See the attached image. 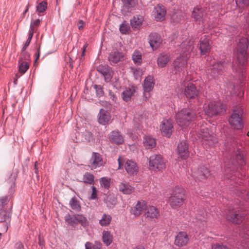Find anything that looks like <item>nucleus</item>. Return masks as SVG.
<instances>
[{
  "mask_svg": "<svg viewBox=\"0 0 249 249\" xmlns=\"http://www.w3.org/2000/svg\"><path fill=\"white\" fill-rule=\"evenodd\" d=\"M170 55L166 53H162L159 54L157 58V64L160 68L165 67L170 60Z\"/></svg>",
  "mask_w": 249,
  "mask_h": 249,
  "instance_id": "obj_30",
  "label": "nucleus"
},
{
  "mask_svg": "<svg viewBox=\"0 0 249 249\" xmlns=\"http://www.w3.org/2000/svg\"><path fill=\"white\" fill-rule=\"evenodd\" d=\"M124 54L117 50L111 52L108 57V61L112 65H114L124 59Z\"/></svg>",
  "mask_w": 249,
  "mask_h": 249,
  "instance_id": "obj_26",
  "label": "nucleus"
},
{
  "mask_svg": "<svg viewBox=\"0 0 249 249\" xmlns=\"http://www.w3.org/2000/svg\"><path fill=\"white\" fill-rule=\"evenodd\" d=\"M47 8V3L42 1L36 6V11L40 13H43Z\"/></svg>",
  "mask_w": 249,
  "mask_h": 249,
  "instance_id": "obj_52",
  "label": "nucleus"
},
{
  "mask_svg": "<svg viewBox=\"0 0 249 249\" xmlns=\"http://www.w3.org/2000/svg\"><path fill=\"white\" fill-rule=\"evenodd\" d=\"M199 93V90L194 84H189L186 86L183 90V95L188 101V105L192 106V105H193L192 102H195V100H198Z\"/></svg>",
  "mask_w": 249,
  "mask_h": 249,
  "instance_id": "obj_8",
  "label": "nucleus"
},
{
  "mask_svg": "<svg viewBox=\"0 0 249 249\" xmlns=\"http://www.w3.org/2000/svg\"><path fill=\"white\" fill-rule=\"evenodd\" d=\"M147 209V203L144 200L138 201L135 207L131 209V213L137 216Z\"/></svg>",
  "mask_w": 249,
  "mask_h": 249,
  "instance_id": "obj_29",
  "label": "nucleus"
},
{
  "mask_svg": "<svg viewBox=\"0 0 249 249\" xmlns=\"http://www.w3.org/2000/svg\"><path fill=\"white\" fill-rule=\"evenodd\" d=\"M108 95L110 96V99L114 102H116L117 101V96L111 90H108Z\"/></svg>",
  "mask_w": 249,
  "mask_h": 249,
  "instance_id": "obj_58",
  "label": "nucleus"
},
{
  "mask_svg": "<svg viewBox=\"0 0 249 249\" xmlns=\"http://www.w3.org/2000/svg\"><path fill=\"white\" fill-rule=\"evenodd\" d=\"M19 65V71L24 74L25 73L29 68V65L26 61H22L21 60L18 61Z\"/></svg>",
  "mask_w": 249,
  "mask_h": 249,
  "instance_id": "obj_48",
  "label": "nucleus"
},
{
  "mask_svg": "<svg viewBox=\"0 0 249 249\" xmlns=\"http://www.w3.org/2000/svg\"><path fill=\"white\" fill-rule=\"evenodd\" d=\"M94 180V176L93 174L89 172H86L83 175V182L86 184H91Z\"/></svg>",
  "mask_w": 249,
  "mask_h": 249,
  "instance_id": "obj_44",
  "label": "nucleus"
},
{
  "mask_svg": "<svg viewBox=\"0 0 249 249\" xmlns=\"http://www.w3.org/2000/svg\"><path fill=\"white\" fill-rule=\"evenodd\" d=\"M243 114V110L241 107L234 109L229 119L230 124L234 129L242 130L244 128V122L242 117Z\"/></svg>",
  "mask_w": 249,
  "mask_h": 249,
  "instance_id": "obj_7",
  "label": "nucleus"
},
{
  "mask_svg": "<svg viewBox=\"0 0 249 249\" xmlns=\"http://www.w3.org/2000/svg\"><path fill=\"white\" fill-rule=\"evenodd\" d=\"M237 5L247 7L249 5V0H235Z\"/></svg>",
  "mask_w": 249,
  "mask_h": 249,
  "instance_id": "obj_56",
  "label": "nucleus"
},
{
  "mask_svg": "<svg viewBox=\"0 0 249 249\" xmlns=\"http://www.w3.org/2000/svg\"><path fill=\"white\" fill-rule=\"evenodd\" d=\"M108 138L112 143L118 145L122 144L124 142V138L118 130L111 131L109 134Z\"/></svg>",
  "mask_w": 249,
  "mask_h": 249,
  "instance_id": "obj_28",
  "label": "nucleus"
},
{
  "mask_svg": "<svg viewBox=\"0 0 249 249\" xmlns=\"http://www.w3.org/2000/svg\"><path fill=\"white\" fill-rule=\"evenodd\" d=\"M126 172L130 175H136L138 171L137 164L131 160H127L124 164Z\"/></svg>",
  "mask_w": 249,
  "mask_h": 249,
  "instance_id": "obj_31",
  "label": "nucleus"
},
{
  "mask_svg": "<svg viewBox=\"0 0 249 249\" xmlns=\"http://www.w3.org/2000/svg\"><path fill=\"white\" fill-rule=\"evenodd\" d=\"M198 137L204 146H213L217 142V138L210 133L208 128H201Z\"/></svg>",
  "mask_w": 249,
  "mask_h": 249,
  "instance_id": "obj_9",
  "label": "nucleus"
},
{
  "mask_svg": "<svg viewBox=\"0 0 249 249\" xmlns=\"http://www.w3.org/2000/svg\"><path fill=\"white\" fill-rule=\"evenodd\" d=\"M226 107L220 101L210 102L205 104L203 110L205 114L208 117H213L221 115L226 112Z\"/></svg>",
  "mask_w": 249,
  "mask_h": 249,
  "instance_id": "obj_5",
  "label": "nucleus"
},
{
  "mask_svg": "<svg viewBox=\"0 0 249 249\" xmlns=\"http://www.w3.org/2000/svg\"><path fill=\"white\" fill-rule=\"evenodd\" d=\"M119 189L120 192L125 195H130L133 191V188L126 181L121 182Z\"/></svg>",
  "mask_w": 249,
  "mask_h": 249,
  "instance_id": "obj_35",
  "label": "nucleus"
},
{
  "mask_svg": "<svg viewBox=\"0 0 249 249\" xmlns=\"http://www.w3.org/2000/svg\"><path fill=\"white\" fill-rule=\"evenodd\" d=\"M143 145L146 149H153L156 145V140L150 136L144 138Z\"/></svg>",
  "mask_w": 249,
  "mask_h": 249,
  "instance_id": "obj_38",
  "label": "nucleus"
},
{
  "mask_svg": "<svg viewBox=\"0 0 249 249\" xmlns=\"http://www.w3.org/2000/svg\"><path fill=\"white\" fill-rule=\"evenodd\" d=\"M69 205L73 210H75L76 212H79L81 211V206L79 201L75 196H73L71 198L69 202Z\"/></svg>",
  "mask_w": 249,
  "mask_h": 249,
  "instance_id": "obj_43",
  "label": "nucleus"
},
{
  "mask_svg": "<svg viewBox=\"0 0 249 249\" xmlns=\"http://www.w3.org/2000/svg\"><path fill=\"white\" fill-rule=\"evenodd\" d=\"M12 211V206L9 210H0V222L5 223L2 224L3 229L0 230L1 231L6 232L8 229V222H10L11 219Z\"/></svg>",
  "mask_w": 249,
  "mask_h": 249,
  "instance_id": "obj_20",
  "label": "nucleus"
},
{
  "mask_svg": "<svg viewBox=\"0 0 249 249\" xmlns=\"http://www.w3.org/2000/svg\"><path fill=\"white\" fill-rule=\"evenodd\" d=\"M121 12L124 16H128L133 14L136 10L138 5L137 0H121Z\"/></svg>",
  "mask_w": 249,
  "mask_h": 249,
  "instance_id": "obj_11",
  "label": "nucleus"
},
{
  "mask_svg": "<svg viewBox=\"0 0 249 249\" xmlns=\"http://www.w3.org/2000/svg\"><path fill=\"white\" fill-rule=\"evenodd\" d=\"M32 30L33 29H32L31 30H29V31L28 37L27 40L25 42V46H26L27 45H29L30 42L31 41V39L33 36L34 33H33V31H32Z\"/></svg>",
  "mask_w": 249,
  "mask_h": 249,
  "instance_id": "obj_57",
  "label": "nucleus"
},
{
  "mask_svg": "<svg viewBox=\"0 0 249 249\" xmlns=\"http://www.w3.org/2000/svg\"><path fill=\"white\" fill-rule=\"evenodd\" d=\"M102 241L107 247L110 246L113 242V236L110 231H103L102 232Z\"/></svg>",
  "mask_w": 249,
  "mask_h": 249,
  "instance_id": "obj_37",
  "label": "nucleus"
},
{
  "mask_svg": "<svg viewBox=\"0 0 249 249\" xmlns=\"http://www.w3.org/2000/svg\"><path fill=\"white\" fill-rule=\"evenodd\" d=\"M249 45V41L247 38H240L236 48V58L232 59L233 71L237 73L242 83L246 79Z\"/></svg>",
  "mask_w": 249,
  "mask_h": 249,
  "instance_id": "obj_2",
  "label": "nucleus"
},
{
  "mask_svg": "<svg viewBox=\"0 0 249 249\" xmlns=\"http://www.w3.org/2000/svg\"><path fill=\"white\" fill-rule=\"evenodd\" d=\"M174 129L173 123L171 119L164 120L160 125V130L163 136L170 138Z\"/></svg>",
  "mask_w": 249,
  "mask_h": 249,
  "instance_id": "obj_16",
  "label": "nucleus"
},
{
  "mask_svg": "<svg viewBox=\"0 0 249 249\" xmlns=\"http://www.w3.org/2000/svg\"><path fill=\"white\" fill-rule=\"evenodd\" d=\"M97 71L103 75L104 80L107 83L111 81L114 72L110 67L107 65H99L97 67Z\"/></svg>",
  "mask_w": 249,
  "mask_h": 249,
  "instance_id": "obj_18",
  "label": "nucleus"
},
{
  "mask_svg": "<svg viewBox=\"0 0 249 249\" xmlns=\"http://www.w3.org/2000/svg\"><path fill=\"white\" fill-rule=\"evenodd\" d=\"M149 165L153 170L160 171L166 168L165 161L160 154H153L149 158Z\"/></svg>",
  "mask_w": 249,
  "mask_h": 249,
  "instance_id": "obj_10",
  "label": "nucleus"
},
{
  "mask_svg": "<svg viewBox=\"0 0 249 249\" xmlns=\"http://www.w3.org/2000/svg\"><path fill=\"white\" fill-rule=\"evenodd\" d=\"M117 201V198L113 194H109L104 198V202L109 208H113L116 205Z\"/></svg>",
  "mask_w": 249,
  "mask_h": 249,
  "instance_id": "obj_36",
  "label": "nucleus"
},
{
  "mask_svg": "<svg viewBox=\"0 0 249 249\" xmlns=\"http://www.w3.org/2000/svg\"><path fill=\"white\" fill-rule=\"evenodd\" d=\"M85 249H102V244L100 241H95L93 245L89 242L86 243Z\"/></svg>",
  "mask_w": 249,
  "mask_h": 249,
  "instance_id": "obj_45",
  "label": "nucleus"
},
{
  "mask_svg": "<svg viewBox=\"0 0 249 249\" xmlns=\"http://www.w3.org/2000/svg\"><path fill=\"white\" fill-rule=\"evenodd\" d=\"M112 220L111 216L107 214L104 213L99 220V224L102 227H106L109 225Z\"/></svg>",
  "mask_w": 249,
  "mask_h": 249,
  "instance_id": "obj_41",
  "label": "nucleus"
},
{
  "mask_svg": "<svg viewBox=\"0 0 249 249\" xmlns=\"http://www.w3.org/2000/svg\"><path fill=\"white\" fill-rule=\"evenodd\" d=\"M204 15V11L203 9L196 6L194 7L192 12L191 17L194 19V20L200 24L203 23V17Z\"/></svg>",
  "mask_w": 249,
  "mask_h": 249,
  "instance_id": "obj_24",
  "label": "nucleus"
},
{
  "mask_svg": "<svg viewBox=\"0 0 249 249\" xmlns=\"http://www.w3.org/2000/svg\"><path fill=\"white\" fill-rule=\"evenodd\" d=\"M93 88L95 90L96 96L97 98H101L104 96L105 92L102 86L100 85L94 84L92 86Z\"/></svg>",
  "mask_w": 249,
  "mask_h": 249,
  "instance_id": "obj_46",
  "label": "nucleus"
},
{
  "mask_svg": "<svg viewBox=\"0 0 249 249\" xmlns=\"http://www.w3.org/2000/svg\"><path fill=\"white\" fill-rule=\"evenodd\" d=\"M147 212L145 215L150 218H158L160 216L159 210L156 207L151 206L147 207Z\"/></svg>",
  "mask_w": 249,
  "mask_h": 249,
  "instance_id": "obj_34",
  "label": "nucleus"
},
{
  "mask_svg": "<svg viewBox=\"0 0 249 249\" xmlns=\"http://www.w3.org/2000/svg\"><path fill=\"white\" fill-rule=\"evenodd\" d=\"M74 131H76V133H75L76 140L73 139V141L76 142H79L80 141H82L83 140L80 139L79 138L80 133L79 132H77L76 129L74 130Z\"/></svg>",
  "mask_w": 249,
  "mask_h": 249,
  "instance_id": "obj_63",
  "label": "nucleus"
},
{
  "mask_svg": "<svg viewBox=\"0 0 249 249\" xmlns=\"http://www.w3.org/2000/svg\"><path fill=\"white\" fill-rule=\"evenodd\" d=\"M21 57L20 58V60H22V59H25V60H27L30 58V55L28 51H26L24 52H21Z\"/></svg>",
  "mask_w": 249,
  "mask_h": 249,
  "instance_id": "obj_59",
  "label": "nucleus"
},
{
  "mask_svg": "<svg viewBox=\"0 0 249 249\" xmlns=\"http://www.w3.org/2000/svg\"><path fill=\"white\" fill-rule=\"evenodd\" d=\"M155 19L157 21H162L164 19L165 16L166 14V10L163 5L159 4L154 8Z\"/></svg>",
  "mask_w": 249,
  "mask_h": 249,
  "instance_id": "obj_27",
  "label": "nucleus"
},
{
  "mask_svg": "<svg viewBox=\"0 0 249 249\" xmlns=\"http://www.w3.org/2000/svg\"><path fill=\"white\" fill-rule=\"evenodd\" d=\"M245 216L244 213L233 209L228 211L226 215V218L233 224H240L244 220Z\"/></svg>",
  "mask_w": 249,
  "mask_h": 249,
  "instance_id": "obj_13",
  "label": "nucleus"
},
{
  "mask_svg": "<svg viewBox=\"0 0 249 249\" xmlns=\"http://www.w3.org/2000/svg\"><path fill=\"white\" fill-rule=\"evenodd\" d=\"M82 138L87 142H90L93 140V135L92 133L84 129V131L81 132Z\"/></svg>",
  "mask_w": 249,
  "mask_h": 249,
  "instance_id": "obj_51",
  "label": "nucleus"
},
{
  "mask_svg": "<svg viewBox=\"0 0 249 249\" xmlns=\"http://www.w3.org/2000/svg\"><path fill=\"white\" fill-rule=\"evenodd\" d=\"M133 92L130 88H126L122 93L121 97L123 101L125 102H127L130 100Z\"/></svg>",
  "mask_w": 249,
  "mask_h": 249,
  "instance_id": "obj_42",
  "label": "nucleus"
},
{
  "mask_svg": "<svg viewBox=\"0 0 249 249\" xmlns=\"http://www.w3.org/2000/svg\"><path fill=\"white\" fill-rule=\"evenodd\" d=\"M210 171L204 165H200L196 171V177L200 179H206L210 175Z\"/></svg>",
  "mask_w": 249,
  "mask_h": 249,
  "instance_id": "obj_32",
  "label": "nucleus"
},
{
  "mask_svg": "<svg viewBox=\"0 0 249 249\" xmlns=\"http://www.w3.org/2000/svg\"><path fill=\"white\" fill-rule=\"evenodd\" d=\"M40 46L39 45L37 47V50H36V53L35 54V55H36V59H35V63L36 62L37 60L39 58L40 53Z\"/></svg>",
  "mask_w": 249,
  "mask_h": 249,
  "instance_id": "obj_62",
  "label": "nucleus"
},
{
  "mask_svg": "<svg viewBox=\"0 0 249 249\" xmlns=\"http://www.w3.org/2000/svg\"><path fill=\"white\" fill-rule=\"evenodd\" d=\"M132 59L135 64L140 65L142 63L141 53L138 50H135L132 54Z\"/></svg>",
  "mask_w": 249,
  "mask_h": 249,
  "instance_id": "obj_39",
  "label": "nucleus"
},
{
  "mask_svg": "<svg viewBox=\"0 0 249 249\" xmlns=\"http://www.w3.org/2000/svg\"><path fill=\"white\" fill-rule=\"evenodd\" d=\"M187 65V59L182 55L180 54L173 61L172 64L173 71L175 74L180 73L184 70L185 66Z\"/></svg>",
  "mask_w": 249,
  "mask_h": 249,
  "instance_id": "obj_14",
  "label": "nucleus"
},
{
  "mask_svg": "<svg viewBox=\"0 0 249 249\" xmlns=\"http://www.w3.org/2000/svg\"><path fill=\"white\" fill-rule=\"evenodd\" d=\"M100 183L101 187L108 189L110 186V179L107 177H102L100 179Z\"/></svg>",
  "mask_w": 249,
  "mask_h": 249,
  "instance_id": "obj_50",
  "label": "nucleus"
},
{
  "mask_svg": "<svg viewBox=\"0 0 249 249\" xmlns=\"http://www.w3.org/2000/svg\"><path fill=\"white\" fill-rule=\"evenodd\" d=\"M40 22L41 20L39 19L32 20L30 24L29 30H31L32 28V31H33L34 33L35 26H38L40 23Z\"/></svg>",
  "mask_w": 249,
  "mask_h": 249,
  "instance_id": "obj_54",
  "label": "nucleus"
},
{
  "mask_svg": "<svg viewBox=\"0 0 249 249\" xmlns=\"http://www.w3.org/2000/svg\"><path fill=\"white\" fill-rule=\"evenodd\" d=\"M64 219L67 224L71 226L73 229H75L78 223H80L84 228L89 226V221L87 217L82 214H71L68 213L65 216Z\"/></svg>",
  "mask_w": 249,
  "mask_h": 249,
  "instance_id": "obj_6",
  "label": "nucleus"
},
{
  "mask_svg": "<svg viewBox=\"0 0 249 249\" xmlns=\"http://www.w3.org/2000/svg\"><path fill=\"white\" fill-rule=\"evenodd\" d=\"M154 81V77L149 75L145 77L143 81L142 88L144 92L143 97H145V100H146L148 98V97L145 96V92L149 93L153 90L155 85Z\"/></svg>",
  "mask_w": 249,
  "mask_h": 249,
  "instance_id": "obj_23",
  "label": "nucleus"
},
{
  "mask_svg": "<svg viewBox=\"0 0 249 249\" xmlns=\"http://www.w3.org/2000/svg\"><path fill=\"white\" fill-rule=\"evenodd\" d=\"M92 192L90 196V199L95 200L97 198L98 190L94 186L91 187Z\"/></svg>",
  "mask_w": 249,
  "mask_h": 249,
  "instance_id": "obj_53",
  "label": "nucleus"
},
{
  "mask_svg": "<svg viewBox=\"0 0 249 249\" xmlns=\"http://www.w3.org/2000/svg\"><path fill=\"white\" fill-rule=\"evenodd\" d=\"M186 200L185 191L184 188L180 186H176L173 188L168 202L170 206L173 209H177L180 207Z\"/></svg>",
  "mask_w": 249,
  "mask_h": 249,
  "instance_id": "obj_4",
  "label": "nucleus"
},
{
  "mask_svg": "<svg viewBox=\"0 0 249 249\" xmlns=\"http://www.w3.org/2000/svg\"><path fill=\"white\" fill-rule=\"evenodd\" d=\"M111 119L110 113L103 108L100 109L98 114V122L99 124L105 125L107 124Z\"/></svg>",
  "mask_w": 249,
  "mask_h": 249,
  "instance_id": "obj_25",
  "label": "nucleus"
},
{
  "mask_svg": "<svg viewBox=\"0 0 249 249\" xmlns=\"http://www.w3.org/2000/svg\"><path fill=\"white\" fill-rule=\"evenodd\" d=\"M17 177L16 173H9V177L7 179L8 182L10 184V187L8 191V195H10L11 197L15 192V188L16 186V180Z\"/></svg>",
  "mask_w": 249,
  "mask_h": 249,
  "instance_id": "obj_33",
  "label": "nucleus"
},
{
  "mask_svg": "<svg viewBox=\"0 0 249 249\" xmlns=\"http://www.w3.org/2000/svg\"><path fill=\"white\" fill-rule=\"evenodd\" d=\"M15 248L16 249H24L23 244L20 241L18 242L15 244Z\"/></svg>",
  "mask_w": 249,
  "mask_h": 249,
  "instance_id": "obj_61",
  "label": "nucleus"
},
{
  "mask_svg": "<svg viewBox=\"0 0 249 249\" xmlns=\"http://www.w3.org/2000/svg\"><path fill=\"white\" fill-rule=\"evenodd\" d=\"M196 107L194 105L184 107L175 115V119L178 124L181 126H187L194 122L196 117Z\"/></svg>",
  "mask_w": 249,
  "mask_h": 249,
  "instance_id": "obj_3",
  "label": "nucleus"
},
{
  "mask_svg": "<svg viewBox=\"0 0 249 249\" xmlns=\"http://www.w3.org/2000/svg\"><path fill=\"white\" fill-rule=\"evenodd\" d=\"M245 18V24L246 28L249 30V14L248 13L244 16Z\"/></svg>",
  "mask_w": 249,
  "mask_h": 249,
  "instance_id": "obj_60",
  "label": "nucleus"
},
{
  "mask_svg": "<svg viewBox=\"0 0 249 249\" xmlns=\"http://www.w3.org/2000/svg\"><path fill=\"white\" fill-rule=\"evenodd\" d=\"M84 23H85V22L83 20L80 19L78 21L77 26H78V28L79 30H81L83 29V24Z\"/></svg>",
  "mask_w": 249,
  "mask_h": 249,
  "instance_id": "obj_64",
  "label": "nucleus"
},
{
  "mask_svg": "<svg viewBox=\"0 0 249 249\" xmlns=\"http://www.w3.org/2000/svg\"><path fill=\"white\" fill-rule=\"evenodd\" d=\"M212 249H229L227 246L223 244L216 243L212 246Z\"/></svg>",
  "mask_w": 249,
  "mask_h": 249,
  "instance_id": "obj_55",
  "label": "nucleus"
},
{
  "mask_svg": "<svg viewBox=\"0 0 249 249\" xmlns=\"http://www.w3.org/2000/svg\"><path fill=\"white\" fill-rule=\"evenodd\" d=\"M119 30L121 34L125 35L130 31V27L128 23H126L125 21H124L122 24H120L119 27Z\"/></svg>",
  "mask_w": 249,
  "mask_h": 249,
  "instance_id": "obj_47",
  "label": "nucleus"
},
{
  "mask_svg": "<svg viewBox=\"0 0 249 249\" xmlns=\"http://www.w3.org/2000/svg\"><path fill=\"white\" fill-rule=\"evenodd\" d=\"M210 38L207 35L202 36L197 44V48L200 51V55L203 57H206L211 50L210 44Z\"/></svg>",
  "mask_w": 249,
  "mask_h": 249,
  "instance_id": "obj_12",
  "label": "nucleus"
},
{
  "mask_svg": "<svg viewBox=\"0 0 249 249\" xmlns=\"http://www.w3.org/2000/svg\"><path fill=\"white\" fill-rule=\"evenodd\" d=\"M189 240V236L185 231H180L177 233L175 236L174 244L178 248L185 246Z\"/></svg>",
  "mask_w": 249,
  "mask_h": 249,
  "instance_id": "obj_19",
  "label": "nucleus"
},
{
  "mask_svg": "<svg viewBox=\"0 0 249 249\" xmlns=\"http://www.w3.org/2000/svg\"><path fill=\"white\" fill-rule=\"evenodd\" d=\"M177 152L179 158L184 160L187 159L190 155L188 142L185 140L180 141L178 144Z\"/></svg>",
  "mask_w": 249,
  "mask_h": 249,
  "instance_id": "obj_15",
  "label": "nucleus"
},
{
  "mask_svg": "<svg viewBox=\"0 0 249 249\" xmlns=\"http://www.w3.org/2000/svg\"><path fill=\"white\" fill-rule=\"evenodd\" d=\"M103 164L102 156L99 153L93 152L89 160V167L91 169H95L102 166Z\"/></svg>",
  "mask_w": 249,
  "mask_h": 249,
  "instance_id": "obj_21",
  "label": "nucleus"
},
{
  "mask_svg": "<svg viewBox=\"0 0 249 249\" xmlns=\"http://www.w3.org/2000/svg\"><path fill=\"white\" fill-rule=\"evenodd\" d=\"M225 146L229 152H234V157L231 158L228 160H224L225 175L226 178L231 180H233L236 184L235 185L237 188L238 184L237 181L240 180L239 185L243 183L242 181L246 178L245 166L246 161L243 151L238 147L237 141L234 137L225 141Z\"/></svg>",
  "mask_w": 249,
  "mask_h": 249,
  "instance_id": "obj_1",
  "label": "nucleus"
},
{
  "mask_svg": "<svg viewBox=\"0 0 249 249\" xmlns=\"http://www.w3.org/2000/svg\"><path fill=\"white\" fill-rule=\"evenodd\" d=\"M231 60V58L230 57L228 58H226L224 59H223L221 61L214 63L212 65V69L213 71V72L218 75L222 74L225 71V68Z\"/></svg>",
  "mask_w": 249,
  "mask_h": 249,
  "instance_id": "obj_22",
  "label": "nucleus"
},
{
  "mask_svg": "<svg viewBox=\"0 0 249 249\" xmlns=\"http://www.w3.org/2000/svg\"><path fill=\"white\" fill-rule=\"evenodd\" d=\"M11 199L10 195H6L0 197V210H3Z\"/></svg>",
  "mask_w": 249,
  "mask_h": 249,
  "instance_id": "obj_49",
  "label": "nucleus"
},
{
  "mask_svg": "<svg viewBox=\"0 0 249 249\" xmlns=\"http://www.w3.org/2000/svg\"><path fill=\"white\" fill-rule=\"evenodd\" d=\"M148 43L153 51L156 50L161 44L162 39L160 34L157 33H151L148 37Z\"/></svg>",
  "mask_w": 249,
  "mask_h": 249,
  "instance_id": "obj_17",
  "label": "nucleus"
},
{
  "mask_svg": "<svg viewBox=\"0 0 249 249\" xmlns=\"http://www.w3.org/2000/svg\"><path fill=\"white\" fill-rule=\"evenodd\" d=\"M142 17L140 15H136V16H134L133 18L130 20V25L132 28H136L142 24Z\"/></svg>",
  "mask_w": 249,
  "mask_h": 249,
  "instance_id": "obj_40",
  "label": "nucleus"
}]
</instances>
